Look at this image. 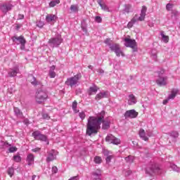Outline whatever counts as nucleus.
Wrapping results in <instances>:
<instances>
[{
  "label": "nucleus",
  "instance_id": "nucleus-25",
  "mask_svg": "<svg viewBox=\"0 0 180 180\" xmlns=\"http://www.w3.org/2000/svg\"><path fill=\"white\" fill-rule=\"evenodd\" d=\"M14 112L18 117H22L23 116V113L20 112V110L18 108H14Z\"/></svg>",
  "mask_w": 180,
  "mask_h": 180
},
{
  "label": "nucleus",
  "instance_id": "nucleus-46",
  "mask_svg": "<svg viewBox=\"0 0 180 180\" xmlns=\"http://www.w3.org/2000/svg\"><path fill=\"white\" fill-rule=\"evenodd\" d=\"M104 43H105V44H107V46H110H110H112V45H110V39H106L104 41Z\"/></svg>",
  "mask_w": 180,
  "mask_h": 180
},
{
  "label": "nucleus",
  "instance_id": "nucleus-9",
  "mask_svg": "<svg viewBox=\"0 0 180 180\" xmlns=\"http://www.w3.org/2000/svg\"><path fill=\"white\" fill-rule=\"evenodd\" d=\"M12 40L17 43V44H21L22 47H25V45L26 44V39H25V37L22 35L20 37H13Z\"/></svg>",
  "mask_w": 180,
  "mask_h": 180
},
{
  "label": "nucleus",
  "instance_id": "nucleus-37",
  "mask_svg": "<svg viewBox=\"0 0 180 180\" xmlns=\"http://www.w3.org/2000/svg\"><path fill=\"white\" fill-rule=\"evenodd\" d=\"M172 8H174V4H167L166 5L167 11H171V9H172Z\"/></svg>",
  "mask_w": 180,
  "mask_h": 180
},
{
  "label": "nucleus",
  "instance_id": "nucleus-20",
  "mask_svg": "<svg viewBox=\"0 0 180 180\" xmlns=\"http://www.w3.org/2000/svg\"><path fill=\"white\" fill-rule=\"evenodd\" d=\"M98 4L103 11H109V8L105 3H102V0H98Z\"/></svg>",
  "mask_w": 180,
  "mask_h": 180
},
{
  "label": "nucleus",
  "instance_id": "nucleus-5",
  "mask_svg": "<svg viewBox=\"0 0 180 180\" xmlns=\"http://www.w3.org/2000/svg\"><path fill=\"white\" fill-rule=\"evenodd\" d=\"M105 141L106 143H108V144H115V146L120 144V139L110 134L106 136Z\"/></svg>",
  "mask_w": 180,
  "mask_h": 180
},
{
  "label": "nucleus",
  "instance_id": "nucleus-53",
  "mask_svg": "<svg viewBox=\"0 0 180 180\" xmlns=\"http://www.w3.org/2000/svg\"><path fill=\"white\" fill-rule=\"evenodd\" d=\"M103 154L104 155H109V152H108V150H104Z\"/></svg>",
  "mask_w": 180,
  "mask_h": 180
},
{
  "label": "nucleus",
  "instance_id": "nucleus-28",
  "mask_svg": "<svg viewBox=\"0 0 180 180\" xmlns=\"http://www.w3.org/2000/svg\"><path fill=\"white\" fill-rule=\"evenodd\" d=\"M176 94H178V90L174 89L172 91L171 95L169 96V99H174L175 96H176Z\"/></svg>",
  "mask_w": 180,
  "mask_h": 180
},
{
  "label": "nucleus",
  "instance_id": "nucleus-36",
  "mask_svg": "<svg viewBox=\"0 0 180 180\" xmlns=\"http://www.w3.org/2000/svg\"><path fill=\"white\" fill-rule=\"evenodd\" d=\"M130 8H131V6H126L124 10V13H129L130 12Z\"/></svg>",
  "mask_w": 180,
  "mask_h": 180
},
{
  "label": "nucleus",
  "instance_id": "nucleus-2",
  "mask_svg": "<svg viewBox=\"0 0 180 180\" xmlns=\"http://www.w3.org/2000/svg\"><path fill=\"white\" fill-rule=\"evenodd\" d=\"M147 12V7L146 6H142V9L141 11L140 16L139 17V15H135L134 17L131 20V22H132L134 24L136 23V22H143L144 19H146V13Z\"/></svg>",
  "mask_w": 180,
  "mask_h": 180
},
{
  "label": "nucleus",
  "instance_id": "nucleus-21",
  "mask_svg": "<svg viewBox=\"0 0 180 180\" xmlns=\"http://www.w3.org/2000/svg\"><path fill=\"white\" fill-rule=\"evenodd\" d=\"M27 161L29 165H30L32 164V162H34V155H33V154H32V153L28 154V155L27 157Z\"/></svg>",
  "mask_w": 180,
  "mask_h": 180
},
{
  "label": "nucleus",
  "instance_id": "nucleus-27",
  "mask_svg": "<svg viewBox=\"0 0 180 180\" xmlns=\"http://www.w3.org/2000/svg\"><path fill=\"white\" fill-rule=\"evenodd\" d=\"M58 4H60V0L52 1L49 3V8H54V6H56Z\"/></svg>",
  "mask_w": 180,
  "mask_h": 180
},
{
  "label": "nucleus",
  "instance_id": "nucleus-19",
  "mask_svg": "<svg viewBox=\"0 0 180 180\" xmlns=\"http://www.w3.org/2000/svg\"><path fill=\"white\" fill-rule=\"evenodd\" d=\"M56 20V15L53 14H48L46 16V21L48 22V23H50V22H53Z\"/></svg>",
  "mask_w": 180,
  "mask_h": 180
},
{
  "label": "nucleus",
  "instance_id": "nucleus-45",
  "mask_svg": "<svg viewBox=\"0 0 180 180\" xmlns=\"http://www.w3.org/2000/svg\"><path fill=\"white\" fill-rule=\"evenodd\" d=\"M133 25H134V22L129 21L127 24L128 29H131V27H133Z\"/></svg>",
  "mask_w": 180,
  "mask_h": 180
},
{
  "label": "nucleus",
  "instance_id": "nucleus-8",
  "mask_svg": "<svg viewBox=\"0 0 180 180\" xmlns=\"http://www.w3.org/2000/svg\"><path fill=\"white\" fill-rule=\"evenodd\" d=\"M124 41H125L126 47H130L133 50H134V49H136V47L137 46V43L136 42V40L131 39L130 38H125L124 39Z\"/></svg>",
  "mask_w": 180,
  "mask_h": 180
},
{
  "label": "nucleus",
  "instance_id": "nucleus-39",
  "mask_svg": "<svg viewBox=\"0 0 180 180\" xmlns=\"http://www.w3.org/2000/svg\"><path fill=\"white\" fill-rule=\"evenodd\" d=\"M86 115H85V112H81L79 113V117H81L82 120H84L85 119Z\"/></svg>",
  "mask_w": 180,
  "mask_h": 180
},
{
  "label": "nucleus",
  "instance_id": "nucleus-22",
  "mask_svg": "<svg viewBox=\"0 0 180 180\" xmlns=\"http://www.w3.org/2000/svg\"><path fill=\"white\" fill-rule=\"evenodd\" d=\"M78 11H79L78 5L72 4L70 6V12L72 13H77Z\"/></svg>",
  "mask_w": 180,
  "mask_h": 180
},
{
  "label": "nucleus",
  "instance_id": "nucleus-1",
  "mask_svg": "<svg viewBox=\"0 0 180 180\" xmlns=\"http://www.w3.org/2000/svg\"><path fill=\"white\" fill-rule=\"evenodd\" d=\"M103 123V129L106 130L109 129V122L103 121V116L95 117H89L88 119V122L86 125V133L88 136H92V134H96L98 130L101 129V124Z\"/></svg>",
  "mask_w": 180,
  "mask_h": 180
},
{
  "label": "nucleus",
  "instance_id": "nucleus-34",
  "mask_svg": "<svg viewBox=\"0 0 180 180\" xmlns=\"http://www.w3.org/2000/svg\"><path fill=\"white\" fill-rule=\"evenodd\" d=\"M94 162H96V164H101V162H102V158H101L99 156L95 157Z\"/></svg>",
  "mask_w": 180,
  "mask_h": 180
},
{
  "label": "nucleus",
  "instance_id": "nucleus-43",
  "mask_svg": "<svg viewBox=\"0 0 180 180\" xmlns=\"http://www.w3.org/2000/svg\"><path fill=\"white\" fill-rule=\"evenodd\" d=\"M172 137H174V139H176L178 137L179 134L176 131H173L171 134Z\"/></svg>",
  "mask_w": 180,
  "mask_h": 180
},
{
  "label": "nucleus",
  "instance_id": "nucleus-40",
  "mask_svg": "<svg viewBox=\"0 0 180 180\" xmlns=\"http://www.w3.org/2000/svg\"><path fill=\"white\" fill-rule=\"evenodd\" d=\"M9 153H15V151H18V148L17 147H11L8 149Z\"/></svg>",
  "mask_w": 180,
  "mask_h": 180
},
{
  "label": "nucleus",
  "instance_id": "nucleus-51",
  "mask_svg": "<svg viewBox=\"0 0 180 180\" xmlns=\"http://www.w3.org/2000/svg\"><path fill=\"white\" fill-rule=\"evenodd\" d=\"M169 99L168 98V99H166V100H164L163 101V105H167V103H168V101H169Z\"/></svg>",
  "mask_w": 180,
  "mask_h": 180
},
{
  "label": "nucleus",
  "instance_id": "nucleus-48",
  "mask_svg": "<svg viewBox=\"0 0 180 180\" xmlns=\"http://www.w3.org/2000/svg\"><path fill=\"white\" fill-rule=\"evenodd\" d=\"M131 170H128L125 172V176H129V175H131Z\"/></svg>",
  "mask_w": 180,
  "mask_h": 180
},
{
  "label": "nucleus",
  "instance_id": "nucleus-17",
  "mask_svg": "<svg viewBox=\"0 0 180 180\" xmlns=\"http://www.w3.org/2000/svg\"><path fill=\"white\" fill-rule=\"evenodd\" d=\"M98 89H99V88H98L96 86H91L89 88V89L88 91V94L89 96L95 95L96 94V92H98Z\"/></svg>",
  "mask_w": 180,
  "mask_h": 180
},
{
  "label": "nucleus",
  "instance_id": "nucleus-52",
  "mask_svg": "<svg viewBox=\"0 0 180 180\" xmlns=\"http://www.w3.org/2000/svg\"><path fill=\"white\" fill-rule=\"evenodd\" d=\"M130 158H131V157L129 156V157L126 158L125 160H126V161H128L129 162H131L132 161L130 160Z\"/></svg>",
  "mask_w": 180,
  "mask_h": 180
},
{
  "label": "nucleus",
  "instance_id": "nucleus-41",
  "mask_svg": "<svg viewBox=\"0 0 180 180\" xmlns=\"http://www.w3.org/2000/svg\"><path fill=\"white\" fill-rule=\"evenodd\" d=\"M95 20H96V22H97V23H101L102 18H101V16H96Z\"/></svg>",
  "mask_w": 180,
  "mask_h": 180
},
{
  "label": "nucleus",
  "instance_id": "nucleus-3",
  "mask_svg": "<svg viewBox=\"0 0 180 180\" xmlns=\"http://www.w3.org/2000/svg\"><path fill=\"white\" fill-rule=\"evenodd\" d=\"M48 96L46 91H42V90H38L37 92L36 93L35 96V101L37 103H43L46 99H47Z\"/></svg>",
  "mask_w": 180,
  "mask_h": 180
},
{
  "label": "nucleus",
  "instance_id": "nucleus-10",
  "mask_svg": "<svg viewBox=\"0 0 180 180\" xmlns=\"http://www.w3.org/2000/svg\"><path fill=\"white\" fill-rule=\"evenodd\" d=\"M167 81H168V77H159L158 78V79H156V84L159 86H165V85H167V84H168Z\"/></svg>",
  "mask_w": 180,
  "mask_h": 180
},
{
  "label": "nucleus",
  "instance_id": "nucleus-12",
  "mask_svg": "<svg viewBox=\"0 0 180 180\" xmlns=\"http://www.w3.org/2000/svg\"><path fill=\"white\" fill-rule=\"evenodd\" d=\"M28 79L32 85H34V86H37V85H41V82L37 81L36 77H34V76L33 75H30Z\"/></svg>",
  "mask_w": 180,
  "mask_h": 180
},
{
  "label": "nucleus",
  "instance_id": "nucleus-35",
  "mask_svg": "<svg viewBox=\"0 0 180 180\" xmlns=\"http://www.w3.org/2000/svg\"><path fill=\"white\" fill-rule=\"evenodd\" d=\"M37 26L38 27H43L44 26V22L41 21V20H39L37 22Z\"/></svg>",
  "mask_w": 180,
  "mask_h": 180
},
{
  "label": "nucleus",
  "instance_id": "nucleus-32",
  "mask_svg": "<svg viewBox=\"0 0 180 180\" xmlns=\"http://www.w3.org/2000/svg\"><path fill=\"white\" fill-rule=\"evenodd\" d=\"M115 53L117 57H120L121 56L122 57H124V53H123V51L120 50V48L118 50H117Z\"/></svg>",
  "mask_w": 180,
  "mask_h": 180
},
{
  "label": "nucleus",
  "instance_id": "nucleus-14",
  "mask_svg": "<svg viewBox=\"0 0 180 180\" xmlns=\"http://www.w3.org/2000/svg\"><path fill=\"white\" fill-rule=\"evenodd\" d=\"M103 98H108V91L100 92L95 96L96 101H101V99H103Z\"/></svg>",
  "mask_w": 180,
  "mask_h": 180
},
{
  "label": "nucleus",
  "instance_id": "nucleus-6",
  "mask_svg": "<svg viewBox=\"0 0 180 180\" xmlns=\"http://www.w3.org/2000/svg\"><path fill=\"white\" fill-rule=\"evenodd\" d=\"M32 136L34 137L35 140H40L41 141H46L47 140V136L40 133L39 131H34Z\"/></svg>",
  "mask_w": 180,
  "mask_h": 180
},
{
  "label": "nucleus",
  "instance_id": "nucleus-18",
  "mask_svg": "<svg viewBox=\"0 0 180 180\" xmlns=\"http://www.w3.org/2000/svg\"><path fill=\"white\" fill-rule=\"evenodd\" d=\"M54 160H56V155H54V151H52L49 153L46 161L47 162H50L51 161H54Z\"/></svg>",
  "mask_w": 180,
  "mask_h": 180
},
{
  "label": "nucleus",
  "instance_id": "nucleus-47",
  "mask_svg": "<svg viewBox=\"0 0 180 180\" xmlns=\"http://www.w3.org/2000/svg\"><path fill=\"white\" fill-rule=\"evenodd\" d=\"M43 119H46V120H49L50 119V117L49 116V114H43L42 115Z\"/></svg>",
  "mask_w": 180,
  "mask_h": 180
},
{
  "label": "nucleus",
  "instance_id": "nucleus-31",
  "mask_svg": "<svg viewBox=\"0 0 180 180\" xmlns=\"http://www.w3.org/2000/svg\"><path fill=\"white\" fill-rule=\"evenodd\" d=\"M129 98L132 103H136L137 102V100L136 99V96H134V94H130L129 96Z\"/></svg>",
  "mask_w": 180,
  "mask_h": 180
},
{
  "label": "nucleus",
  "instance_id": "nucleus-13",
  "mask_svg": "<svg viewBox=\"0 0 180 180\" xmlns=\"http://www.w3.org/2000/svg\"><path fill=\"white\" fill-rule=\"evenodd\" d=\"M1 11L4 13H6L8 11H11L12 8H13V6L12 4H4L1 6Z\"/></svg>",
  "mask_w": 180,
  "mask_h": 180
},
{
  "label": "nucleus",
  "instance_id": "nucleus-4",
  "mask_svg": "<svg viewBox=\"0 0 180 180\" xmlns=\"http://www.w3.org/2000/svg\"><path fill=\"white\" fill-rule=\"evenodd\" d=\"M81 78V76L79 75H76L73 77H70L67 79L65 82L66 85L68 86H74V85H77L78 84V81Z\"/></svg>",
  "mask_w": 180,
  "mask_h": 180
},
{
  "label": "nucleus",
  "instance_id": "nucleus-24",
  "mask_svg": "<svg viewBox=\"0 0 180 180\" xmlns=\"http://www.w3.org/2000/svg\"><path fill=\"white\" fill-rule=\"evenodd\" d=\"M18 69L15 70H12L11 71L8 72V77H16V75H18Z\"/></svg>",
  "mask_w": 180,
  "mask_h": 180
},
{
  "label": "nucleus",
  "instance_id": "nucleus-15",
  "mask_svg": "<svg viewBox=\"0 0 180 180\" xmlns=\"http://www.w3.org/2000/svg\"><path fill=\"white\" fill-rule=\"evenodd\" d=\"M139 137L144 140V141H148V137L146 136V131L143 129H141L139 132Z\"/></svg>",
  "mask_w": 180,
  "mask_h": 180
},
{
  "label": "nucleus",
  "instance_id": "nucleus-54",
  "mask_svg": "<svg viewBox=\"0 0 180 180\" xmlns=\"http://www.w3.org/2000/svg\"><path fill=\"white\" fill-rule=\"evenodd\" d=\"M37 176H36V175H33V176H32V180H34V179H35V178H37Z\"/></svg>",
  "mask_w": 180,
  "mask_h": 180
},
{
  "label": "nucleus",
  "instance_id": "nucleus-49",
  "mask_svg": "<svg viewBox=\"0 0 180 180\" xmlns=\"http://www.w3.org/2000/svg\"><path fill=\"white\" fill-rule=\"evenodd\" d=\"M33 153H37V151H40V148H37L34 149H32Z\"/></svg>",
  "mask_w": 180,
  "mask_h": 180
},
{
  "label": "nucleus",
  "instance_id": "nucleus-30",
  "mask_svg": "<svg viewBox=\"0 0 180 180\" xmlns=\"http://www.w3.org/2000/svg\"><path fill=\"white\" fill-rule=\"evenodd\" d=\"M161 36H162V39L164 41V43H168L169 41V37L164 34H161Z\"/></svg>",
  "mask_w": 180,
  "mask_h": 180
},
{
  "label": "nucleus",
  "instance_id": "nucleus-23",
  "mask_svg": "<svg viewBox=\"0 0 180 180\" xmlns=\"http://www.w3.org/2000/svg\"><path fill=\"white\" fill-rule=\"evenodd\" d=\"M110 49L112 51L115 52L117 50L120 49V46L118 44H113L110 46Z\"/></svg>",
  "mask_w": 180,
  "mask_h": 180
},
{
  "label": "nucleus",
  "instance_id": "nucleus-7",
  "mask_svg": "<svg viewBox=\"0 0 180 180\" xmlns=\"http://www.w3.org/2000/svg\"><path fill=\"white\" fill-rule=\"evenodd\" d=\"M139 116V112L134 110H129L125 112L124 117L125 119H136Z\"/></svg>",
  "mask_w": 180,
  "mask_h": 180
},
{
  "label": "nucleus",
  "instance_id": "nucleus-56",
  "mask_svg": "<svg viewBox=\"0 0 180 180\" xmlns=\"http://www.w3.org/2000/svg\"><path fill=\"white\" fill-rule=\"evenodd\" d=\"M37 178L39 179V178H40V176H38Z\"/></svg>",
  "mask_w": 180,
  "mask_h": 180
},
{
  "label": "nucleus",
  "instance_id": "nucleus-55",
  "mask_svg": "<svg viewBox=\"0 0 180 180\" xmlns=\"http://www.w3.org/2000/svg\"><path fill=\"white\" fill-rule=\"evenodd\" d=\"M21 50H25V45L24 46L21 45Z\"/></svg>",
  "mask_w": 180,
  "mask_h": 180
},
{
  "label": "nucleus",
  "instance_id": "nucleus-26",
  "mask_svg": "<svg viewBox=\"0 0 180 180\" xmlns=\"http://www.w3.org/2000/svg\"><path fill=\"white\" fill-rule=\"evenodd\" d=\"M93 179L94 180H101V172L93 173Z\"/></svg>",
  "mask_w": 180,
  "mask_h": 180
},
{
  "label": "nucleus",
  "instance_id": "nucleus-11",
  "mask_svg": "<svg viewBox=\"0 0 180 180\" xmlns=\"http://www.w3.org/2000/svg\"><path fill=\"white\" fill-rule=\"evenodd\" d=\"M49 44H53V46H60L63 43V39L61 37L51 38L49 40Z\"/></svg>",
  "mask_w": 180,
  "mask_h": 180
},
{
  "label": "nucleus",
  "instance_id": "nucleus-50",
  "mask_svg": "<svg viewBox=\"0 0 180 180\" xmlns=\"http://www.w3.org/2000/svg\"><path fill=\"white\" fill-rule=\"evenodd\" d=\"M68 180H78V177L77 176H73V177L69 179Z\"/></svg>",
  "mask_w": 180,
  "mask_h": 180
},
{
  "label": "nucleus",
  "instance_id": "nucleus-29",
  "mask_svg": "<svg viewBox=\"0 0 180 180\" xmlns=\"http://www.w3.org/2000/svg\"><path fill=\"white\" fill-rule=\"evenodd\" d=\"M78 105V103L77 102V101H75L73 103H72V108L75 112V113H78V112H79V110H77V106Z\"/></svg>",
  "mask_w": 180,
  "mask_h": 180
},
{
  "label": "nucleus",
  "instance_id": "nucleus-33",
  "mask_svg": "<svg viewBox=\"0 0 180 180\" xmlns=\"http://www.w3.org/2000/svg\"><path fill=\"white\" fill-rule=\"evenodd\" d=\"M13 159L15 161V162H20L22 161V158L19 155H14Z\"/></svg>",
  "mask_w": 180,
  "mask_h": 180
},
{
  "label": "nucleus",
  "instance_id": "nucleus-44",
  "mask_svg": "<svg viewBox=\"0 0 180 180\" xmlns=\"http://www.w3.org/2000/svg\"><path fill=\"white\" fill-rule=\"evenodd\" d=\"M8 174L12 178V176L13 175V169H12V168L8 169Z\"/></svg>",
  "mask_w": 180,
  "mask_h": 180
},
{
  "label": "nucleus",
  "instance_id": "nucleus-38",
  "mask_svg": "<svg viewBox=\"0 0 180 180\" xmlns=\"http://www.w3.org/2000/svg\"><path fill=\"white\" fill-rule=\"evenodd\" d=\"M111 160H113V155H108L107 158H105L107 164H109Z\"/></svg>",
  "mask_w": 180,
  "mask_h": 180
},
{
  "label": "nucleus",
  "instance_id": "nucleus-42",
  "mask_svg": "<svg viewBox=\"0 0 180 180\" xmlns=\"http://www.w3.org/2000/svg\"><path fill=\"white\" fill-rule=\"evenodd\" d=\"M52 172L53 174H57V172H58V169L57 168V167L53 166L52 167Z\"/></svg>",
  "mask_w": 180,
  "mask_h": 180
},
{
  "label": "nucleus",
  "instance_id": "nucleus-16",
  "mask_svg": "<svg viewBox=\"0 0 180 180\" xmlns=\"http://www.w3.org/2000/svg\"><path fill=\"white\" fill-rule=\"evenodd\" d=\"M54 70H56V66L52 65L50 68L49 71V75L50 78H56V75H57V74L56 73Z\"/></svg>",
  "mask_w": 180,
  "mask_h": 180
}]
</instances>
